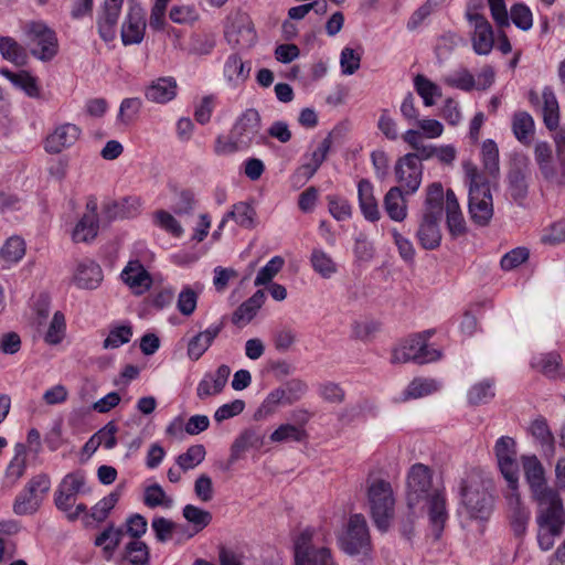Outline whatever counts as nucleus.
<instances>
[{
	"instance_id": "f257e3e1",
	"label": "nucleus",
	"mask_w": 565,
	"mask_h": 565,
	"mask_svg": "<svg viewBox=\"0 0 565 565\" xmlns=\"http://www.w3.org/2000/svg\"><path fill=\"white\" fill-rule=\"evenodd\" d=\"M405 497L409 514L422 516L427 512L433 534L439 539L448 519L446 497L443 489L433 486L431 470L427 466L415 463L411 467Z\"/></svg>"
},
{
	"instance_id": "f03ea898",
	"label": "nucleus",
	"mask_w": 565,
	"mask_h": 565,
	"mask_svg": "<svg viewBox=\"0 0 565 565\" xmlns=\"http://www.w3.org/2000/svg\"><path fill=\"white\" fill-rule=\"evenodd\" d=\"M463 170L469 185L470 217L477 225L486 226L493 216V200L489 181L471 162H465Z\"/></svg>"
},
{
	"instance_id": "7ed1b4c3",
	"label": "nucleus",
	"mask_w": 565,
	"mask_h": 565,
	"mask_svg": "<svg viewBox=\"0 0 565 565\" xmlns=\"http://www.w3.org/2000/svg\"><path fill=\"white\" fill-rule=\"evenodd\" d=\"M366 502L375 526L385 532L395 514V494L392 484L381 478L367 480Z\"/></svg>"
},
{
	"instance_id": "20e7f679",
	"label": "nucleus",
	"mask_w": 565,
	"mask_h": 565,
	"mask_svg": "<svg viewBox=\"0 0 565 565\" xmlns=\"http://www.w3.org/2000/svg\"><path fill=\"white\" fill-rule=\"evenodd\" d=\"M21 31L29 52L42 62L53 60L58 53L56 32L43 20H28L21 24Z\"/></svg>"
},
{
	"instance_id": "39448f33",
	"label": "nucleus",
	"mask_w": 565,
	"mask_h": 565,
	"mask_svg": "<svg viewBox=\"0 0 565 565\" xmlns=\"http://www.w3.org/2000/svg\"><path fill=\"white\" fill-rule=\"evenodd\" d=\"M86 473L77 470L67 473L56 488L54 502L58 510L66 513L68 520H76L86 512L87 507L84 503L76 504V497L88 492Z\"/></svg>"
},
{
	"instance_id": "423d86ee",
	"label": "nucleus",
	"mask_w": 565,
	"mask_h": 565,
	"mask_svg": "<svg viewBox=\"0 0 565 565\" xmlns=\"http://www.w3.org/2000/svg\"><path fill=\"white\" fill-rule=\"evenodd\" d=\"M461 503L470 518L487 519L493 505L486 480L478 473L469 475L461 484Z\"/></svg>"
},
{
	"instance_id": "0eeeda50",
	"label": "nucleus",
	"mask_w": 565,
	"mask_h": 565,
	"mask_svg": "<svg viewBox=\"0 0 565 565\" xmlns=\"http://www.w3.org/2000/svg\"><path fill=\"white\" fill-rule=\"evenodd\" d=\"M431 334V331H426L405 339L393 350L391 362L426 364L439 360L441 352L428 343Z\"/></svg>"
},
{
	"instance_id": "6e6552de",
	"label": "nucleus",
	"mask_w": 565,
	"mask_h": 565,
	"mask_svg": "<svg viewBox=\"0 0 565 565\" xmlns=\"http://www.w3.org/2000/svg\"><path fill=\"white\" fill-rule=\"evenodd\" d=\"M537 534L536 540L541 551L547 552L555 545L564 531L565 512L562 502L542 505L536 516Z\"/></svg>"
},
{
	"instance_id": "1a4fd4ad",
	"label": "nucleus",
	"mask_w": 565,
	"mask_h": 565,
	"mask_svg": "<svg viewBox=\"0 0 565 565\" xmlns=\"http://www.w3.org/2000/svg\"><path fill=\"white\" fill-rule=\"evenodd\" d=\"M324 539L323 533L303 531L295 544V565H334L330 550L321 544Z\"/></svg>"
},
{
	"instance_id": "9d476101",
	"label": "nucleus",
	"mask_w": 565,
	"mask_h": 565,
	"mask_svg": "<svg viewBox=\"0 0 565 565\" xmlns=\"http://www.w3.org/2000/svg\"><path fill=\"white\" fill-rule=\"evenodd\" d=\"M307 384L300 380H291L271 390L258 407L255 417L264 419L275 414L281 406L292 405L307 393Z\"/></svg>"
},
{
	"instance_id": "9b49d317",
	"label": "nucleus",
	"mask_w": 565,
	"mask_h": 565,
	"mask_svg": "<svg viewBox=\"0 0 565 565\" xmlns=\"http://www.w3.org/2000/svg\"><path fill=\"white\" fill-rule=\"evenodd\" d=\"M50 488L51 479L47 475L41 473L34 476L17 495L13 503V512L17 515L35 513L50 491Z\"/></svg>"
},
{
	"instance_id": "f8f14e48",
	"label": "nucleus",
	"mask_w": 565,
	"mask_h": 565,
	"mask_svg": "<svg viewBox=\"0 0 565 565\" xmlns=\"http://www.w3.org/2000/svg\"><path fill=\"white\" fill-rule=\"evenodd\" d=\"M340 547L349 555L366 554L371 541L366 520L362 514H353L349 519L348 529L339 540Z\"/></svg>"
},
{
	"instance_id": "ddd939ff",
	"label": "nucleus",
	"mask_w": 565,
	"mask_h": 565,
	"mask_svg": "<svg viewBox=\"0 0 565 565\" xmlns=\"http://www.w3.org/2000/svg\"><path fill=\"white\" fill-rule=\"evenodd\" d=\"M523 468L533 498L539 502L540 507L552 504L553 502H562L556 493L547 488L543 466L535 456L524 457Z\"/></svg>"
},
{
	"instance_id": "4468645a",
	"label": "nucleus",
	"mask_w": 565,
	"mask_h": 565,
	"mask_svg": "<svg viewBox=\"0 0 565 565\" xmlns=\"http://www.w3.org/2000/svg\"><path fill=\"white\" fill-rule=\"evenodd\" d=\"M507 484L503 497L507 503L508 515L514 534L521 536L526 531L530 511L521 500L519 479H515V482H507Z\"/></svg>"
},
{
	"instance_id": "2eb2a0df",
	"label": "nucleus",
	"mask_w": 565,
	"mask_h": 565,
	"mask_svg": "<svg viewBox=\"0 0 565 565\" xmlns=\"http://www.w3.org/2000/svg\"><path fill=\"white\" fill-rule=\"evenodd\" d=\"M98 202L95 195L86 200L85 212L72 232L74 243H89L96 238L99 231Z\"/></svg>"
},
{
	"instance_id": "dca6fc26",
	"label": "nucleus",
	"mask_w": 565,
	"mask_h": 565,
	"mask_svg": "<svg viewBox=\"0 0 565 565\" xmlns=\"http://www.w3.org/2000/svg\"><path fill=\"white\" fill-rule=\"evenodd\" d=\"M494 452L504 480L515 482V479H519V463L514 439L509 436L500 437L495 441Z\"/></svg>"
},
{
	"instance_id": "f3484780",
	"label": "nucleus",
	"mask_w": 565,
	"mask_h": 565,
	"mask_svg": "<svg viewBox=\"0 0 565 565\" xmlns=\"http://www.w3.org/2000/svg\"><path fill=\"white\" fill-rule=\"evenodd\" d=\"M397 182L405 189L406 194L415 193L422 183L423 166L417 164V158L405 154L395 164Z\"/></svg>"
},
{
	"instance_id": "a211bd4d",
	"label": "nucleus",
	"mask_w": 565,
	"mask_h": 565,
	"mask_svg": "<svg viewBox=\"0 0 565 565\" xmlns=\"http://www.w3.org/2000/svg\"><path fill=\"white\" fill-rule=\"evenodd\" d=\"M82 130L78 126L64 122L56 126L44 140V149L47 153L57 154L73 147L79 139Z\"/></svg>"
},
{
	"instance_id": "6ab92c4d",
	"label": "nucleus",
	"mask_w": 565,
	"mask_h": 565,
	"mask_svg": "<svg viewBox=\"0 0 565 565\" xmlns=\"http://www.w3.org/2000/svg\"><path fill=\"white\" fill-rule=\"evenodd\" d=\"M469 22L473 26L471 42L473 52L478 55H488L494 45V34L489 21L479 13H468Z\"/></svg>"
},
{
	"instance_id": "aec40b11",
	"label": "nucleus",
	"mask_w": 565,
	"mask_h": 565,
	"mask_svg": "<svg viewBox=\"0 0 565 565\" xmlns=\"http://www.w3.org/2000/svg\"><path fill=\"white\" fill-rule=\"evenodd\" d=\"M146 14L138 4H132L121 25V41L124 45L139 44L145 36Z\"/></svg>"
},
{
	"instance_id": "412c9836",
	"label": "nucleus",
	"mask_w": 565,
	"mask_h": 565,
	"mask_svg": "<svg viewBox=\"0 0 565 565\" xmlns=\"http://www.w3.org/2000/svg\"><path fill=\"white\" fill-rule=\"evenodd\" d=\"M260 115L254 109H246L235 121L232 132L237 138L239 143L248 148L259 135L260 131Z\"/></svg>"
},
{
	"instance_id": "4be33fe9",
	"label": "nucleus",
	"mask_w": 565,
	"mask_h": 565,
	"mask_svg": "<svg viewBox=\"0 0 565 565\" xmlns=\"http://www.w3.org/2000/svg\"><path fill=\"white\" fill-rule=\"evenodd\" d=\"M439 214L437 211H425L422 216L416 237L424 249L433 250L440 245Z\"/></svg>"
},
{
	"instance_id": "5701e85b",
	"label": "nucleus",
	"mask_w": 565,
	"mask_h": 565,
	"mask_svg": "<svg viewBox=\"0 0 565 565\" xmlns=\"http://www.w3.org/2000/svg\"><path fill=\"white\" fill-rule=\"evenodd\" d=\"M120 278L135 295H142L152 286L151 275L138 259L127 263L121 270Z\"/></svg>"
},
{
	"instance_id": "b1692460",
	"label": "nucleus",
	"mask_w": 565,
	"mask_h": 565,
	"mask_svg": "<svg viewBox=\"0 0 565 565\" xmlns=\"http://www.w3.org/2000/svg\"><path fill=\"white\" fill-rule=\"evenodd\" d=\"M231 374L230 366L222 364L214 372L205 373L196 386V395L201 401L220 394Z\"/></svg>"
},
{
	"instance_id": "393cba45",
	"label": "nucleus",
	"mask_w": 565,
	"mask_h": 565,
	"mask_svg": "<svg viewBox=\"0 0 565 565\" xmlns=\"http://www.w3.org/2000/svg\"><path fill=\"white\" fill-rule=\"evenodd\" d=\"M178 84L171 76L159 77L145 88V97L156 104H167L177 97Z\"/></svg>"
},
{
	"instance_id": "a878e982",
	"label": "nucleus",
	"mask_w": 565,
	"mask_h": 565,
	"mask_svg": "<svg viewBox=\"0 0 565 565\" xmlns=\"http://www.w3.org/2000/svg\"><path fill=\"white\" fill-rule=\"evenodd\" d=\"M359 205L363 216L370 222H376L381 218V212L374 195V186L367 179H362L358 183Z\"/></svg>"
},
{
	"instance_id": "bb28decb",
	"label": "nucleus",
	"mask_w": 565,
	"mask_h": 565,
	"mask_svg": "<svg viewBox=\"0 0 565 565\" xmlns=\"http://www.w3.org/2000/svg\"><path fill=\"white\" fill-rule=\"evenodd\" d=\"M446 221L447 227L452 237L461 236L466 233V221L460 210L459 202L452 190L446 192Z\"/></svg>"
},
{
	"instance_id": "cd10ccee",
	"label": "nucleus",
	"mask_w": 565,
	"mask_h": 565,
	"mask_svg": "<svg viewBox=\"0 0 565 565\" xmlns=\"http://www.w3.org/2000/svg\"><path fill=\"white\" fill-rule=\"evenodd\" d=\"M223 328L222 323H213L204 331L194 335L188 344V356L192 361H198L212 345L215 338Z\"/></svg>"
},
{
	"instance_id": "c85d7f7f",
	"label": "nucleus",
	"mask_w": 565,
	"mask_h": 565,
	"mask_svg": "<svg viewBox=\"0 0 565 565\" xmlns=\"http://www.w3.org/2000/svg\"><path fill=\"white\" fill-rule=\"evenodd\" d=\"M331 145L332 138L331 135H328L318 142L316 149L311 153L305 156L306 162L298 169V173L306 180L312 178L326 160Z\"/></svg>"
},
{
	"instance_id": "c756f323",
	"label": "nucleus",
	"mask_w": 565,
	"mask_h": 565,
	"mask_svg": "<svg viewBox=\"0 0 565 565\" xmlns=\"http://www.w3.org/2000/svg\"><path fill=\"white\" fill-rule=\"evenodd\" d=\"M121 8L111 6H102L97 14V30L99 36L105 42H110L116 38L117 22Z\"/></svg>"
},
{
	"instance_id": "7c9ffc66",
	"label": "nucleus",
	"mask_w": 565,
	"mask_h": 565,
	"mask_svg": "<svg viewBox=\"0 0 565 565\" xmlns=\"http://www.w3.org/2000/svg\"><path fill=\"white\" fill-rule=\"evenodd\" d=\"M383 206L388 217L394 222H403L407 217V203L399 186H393L386 192Z\"/></svg>"
},
{
	"instance_id": "2f4dec72",
	"label": "nucleus",
	"mask_w": 565,
	"mask_h": 565,
	"mask_svg": "<svg viewBox=\"0 0 565 565\" xmlns=\"http://www.w3.org/2000/svg\"><path fill=\"white\" fill-rule=\"evenodd\" d=\"M309 263L313 271L323 279H330L339 271L338 263L322 247L312 248Z\"/></svg>"
},
{
	"instance_id": "473e14b6",
	"label": "nucleus",
	"mask_w": 565,
	"mask_h": 565,
	"mask_svg": "<svg viewBox=\"0 0 565 565\" xmlns=\"http://www.w3.org/2000/svg\"><path fill=\"white\" fill-rule=\"evenodd\" d=\"M103 270L95 262H84L77 266L74 281L78 288L95 289L103 281Z\"/></svg>"
},
{
	"instance_id": "72a5a7b5",
	"label": "nucleus",
	"mask_w": 565,
	"mask_h": 565,
	"mask_svg": "<svg viewBox=\"0 0 565 565\" xmlns=\"http://www.w3.org/2000/svg\"><path fill=\"white\" fill-rule=\"evenodd\" d=\"M529 171L527 168L514 166L508 174V191L511 198L521 203L527 195L529 189Z\"/></svg>"
},
{
	"instance_id": "f704fd0d",
	"label": "nucleus",
	"mask_w": 565,
	"mask_h": 565,
	"mask_svg": "<svg viewBox=\"0 0 565 565\" xmlns=\"http://www.w3.org/2000/svg\"><path fill=\"white\" fill-rule=\"evenodd\" d=\"M265 300V294L257 290L250 298L244 301L233 313L232 322L238 327L246 326L256 316Z\"/></svg>"
},
{
	"instance_id": "c9c22d12",
	"label": "nucleus",
	"mask_w": 565,
	"mask_h": 565,
	"mask_svg": "<svg viewBox=\"0 0 565 565\" xmlns=\"http://www.w3.org/2000/svg\"><path fill=\"white\" fill-rule=\"evenodd\" d=\"M0 75L9 79L15 87L23 90L31 98H39L41 89L38 79L26 71L13 73L8 68H0Z\"/></svg>"
},
{
	"instance_id": "e433bc0d",
	"label": "nucleus",
	"mask_w": 565,
	"mask_h": 565,
	"mask_svg": "<svg viewBox=\"0 0 565 565\" xmlns=\"http://www.w3.org/2000/svg\"><path fill=\"white\" fill-rule=\"evenodd\" d=\"M535 124L533 117L526 111H516L512 117V131L514 137L523 145H529L534 135Z\"/></svg>"
},
{
	"instance_id": "4c0bfd02",
	"label": "nucleus",
	"mask_w": 565,
	"mask_h": 565,
	"mask_svg": "<svg viewBox=\"0 0 565 565\" xmlns=\"http://www.w3.org/2000/svg\"><path fill=\"white\" fill-rule=\"evenodd\" d=\"M1 56L17 66H23L28 61V51L11 36H0Z\"/></svg>"
},
{
	"instance_id": "58836bf2",
	"label": "nucleus",
	"mask_w": 565,
	"mask_h": 565,
	"mask_svg": "<svg viewBox=\"0 0 565 565\" xmlns=\"http://www.w3.org/2000/svg\"><path fill=\"white\" fill-rule=\"evenodd\" d=\"M532 367L536 369L551 379L563 375L561 366V356L558 353H541L532 358Z\"/></svg>"
},
{
	"instance_id": "ea45409f",
	"label": "nucleus",
	"mask_w": 565,
	"mask_h": 565,
	"mask_svg": "<svg viewBox=\"0 0 565 565\" xmlns=\"http://www.w3.org/2000/svg\"><path fill=\"white\" fill-rule=\"evenodd\" d=\"M124 536V530L114 525L107 526L95 539V545L103 550L104 556L110 559L120 544Z\"/></svg>"
},
{
	"instance_id": "a19ab883",
	"label": "nucleus",
	"mask_w": 565,
	"mask_h": 565,
	"mask_svg": "<svg viewBox=\"0 0 565 565\" xmlns=\"http://www.w3.org/2000/svg\"><path fill=\"white\" fill-rule=\"evenodd\" d=\"M255 216L256 212L250 204L238 202L224 215L220 223V228L223 227L230 218L234 220L242 227L250 228L255 225Z\"/></svg>"
},
{
	"instance_id": "79ce46f5",
	"label": "nucleus",
	"mask_w": 565,
	"mask_h": 565,
	"mask_svg": "<svg viewBox=\"0 0 565 565\" xmlns=\"http://www.w3.org/2000/svg\"><path fill=\"white\" fill-rule=\"evenodd\" d=\"M250 72V67L247 66L237 54H231L224 64V76L232 85H238L244 83Z\"/></svg>"
},
{
	"instance_id": "37998d69",
	"label": "nucleus",
	"mask_w": 565,
	"mask_h": 565,
	"mask_svg": "<svg viewBox=\"0 0 565 565\" xmlns=\"http://www.w3.org/2000/svg\"><path fill=\"white\" fill-rule=\"evenodd\" d=\"M26 468V446L17 444L14 446V456L10 460L6 470V480L10 484H14L25 472Z\"/></svg>"
},
{
	"instance_id": "c03bdc74",
	"label": "nucleus",
	"mask_w": 565,
	"mask_h": 565,
	"mask_svg": "<svg viewBox=\"0 0 565 565\" xmlns=\"http://www.w3.org/2000/svg\"><path fill=\"white\" fill-rule=\"evenodd\" d=\"M481 158L483 163V175L487 173L489 177L497 179L500 172L499 166V149L492 139L483 141L481 147Z\"/></svg>"
},
{
	"instance_id": "a18cd8bd",
	"label": "nucleus",
	"mask_w": 565,
	"mask_h": 565,
	"mask_svg": "<svg viewBox=\"0 0 565 565\" xmlns=\"http://www.w3.org/2000/svg\"><path fill=\"white\" fill-rule=\"evenodd\" d=\"M443 82L449 87L463 92H471L476 87V77L463 66H460L444 76Z\"/></svg>"
},
{
	"instance_id": "49530a36",
	"label": "nucleus",
	"mask_w": 565,
	"mask_h": 565,
	"mask_svg": "<svg viewBox=\"0 0 565 565\" xmlns=\"http://www.w3.org/2000/svg\"><path fill=\"white\" fill-rule=\"evenodd\" d=\"M25 254L24 241L19 236L9 237L0 248V259L4 266H11L22 259Z\"/></svg>"
},
{
	"instance_id": "de8ad7c7",
	"label": "nucleus",
	"mask_w": 565,
	"mask_h": 565,
	"mask_svg": "<svg viewBox=\"0 0 565 565\" xmlns=\"http://www.w3.org/2000/svg\"><path fill=\"white\" fill-rule=\"evenodd\" d=\"M308 437L305 428L294 424L285 423L279 425L269 436L271 443H301Z\"/></svg>"
},
{
	"instance_id": "09e8293b",
	"label": "nucleus",
	"mask_w": 565,
	"mask_h": 565,
	"mask_svg": "<svg viewBox=\"0 0 565 565\" xmlns=\"http://www.w3.org/2000/svg\"><path fill=\"white\" fill-rule=\"evenodd\" d=\"M439 388V383L434 379L417 377L414 379L404 392L405 398H420L427 396Z\"/></svg>"
},
{
	"instance_id": "8fccbe9b",
	"label": "nucleus",
	"mask_w": 565,
	"mask_h": 565,
	"mask_svg": "<svg viewBox=\"0 0 565 565\" xmlns=\"http://www.w3.org/2000/svg\"><path fill=\"white\" fill-rule=\"evenodd\" d=\"M534 157L544 178L553 180L555 171L552 166V149L550 145L545 141L537 142L534 148Z\"/></svg>"
},
{
	"instance_id": "3c124183",
	"label": "nucleus",
	"mask_w": 565,
	"mask_h": 565,
	"mask_svg": "<svg viewBox=\"0 0 565 565\" xmlns=\"http://www.w3.org/2000/svg\"><path fill=\"white\" fill-rule=\"evenodd\" d=\"M494 397L493 382L483 380L473 384L468 391L467 398L471 405H481L490 402Z\"/></svg>"
},
{
	"instance_id": "603ef678",
	"label": "nucleus",
	"mask_w": 565,
	"mask_h": 565,
	"mask_svg": "<svg viewBox=\"0 0 565 565\" xmlns=\"http://www.w3.org/2000/svg\"><path fill=\"white\" fill-rule=\"evenodd\" d=\"M205 455L206 451L203 445H193L185 452L177 457V465L183 471L194 469L204 460Z\"/></svg>"
},
{
	"instance_id": "864d4df0",
	"label": "nucleus",
	"mask_w": 565,
	"mask_h": 565,
	"mask_svg": "<svg viewBox=\"0 0 565 565\" xmlns=\"http://www.w3.org/2000/svg\"><path fill=\"white\" fill-rule=\"evenodd\" d=\"M414 85L418 95L423 98L425 106H433L435 97L441 96V89L424 75H417L414 78Z\"/></svg>"
},
{
	"instance_id": "5fc2aeb1",
	"label": "nucleus",
	"mask_w": 565,
	"mask_h": 565,
	"mask_svg": "<svg viewBox=\"0 0 565 565\" xmlns=\"http://www.w3.org/2000/svg\"><path fill=\"white\" fill-rule=\"evenodd\" d=\"M543 119L545 126L553 130L558 126V103L554 93L550 89L543 92Z\"/></svg>"
},
{
	"instance_id": "6e6d98bb",
	"label": "nucleus",
	"mask_w": 565,
	"mask_h": 565,
	"mask_svg": "<svg viewBox=\"0 0 565 565\" xmlns=\"http://www.w3.org/2000/svg\"><path fill=\"white\" fill-rule=\"evenodd\" d=\"M183 516L193 525L195 533L202 531L212 521V514L209 511L200 509L193 504H186L183 508Z\"/></svg>"
},
{
	"instance_id": "4d7b16f0",
	"label": "nucleus",
	"mask_w": 565,
	"mask_h": 565,
	"mask_svg": "<svg viewBox=\"0 0 565 565\" xmlns=\"http://www.w3.org/2000/svg\"><path fill=\"white\" fill-rule=\"evenodd\" d=\"M199 292L191 286H184L177 299V309L184 317H190L196 309Z\"/></svg>"
},
{
	"instance_id": "13d9d810",
	"label": "nucleus",
	"mask_w": 565,
	"mask_h": 565,
	"mask_svg": "<svg viewBox=\"0 0 565 565\" xmlns=\"http://www.w3.org/2000/svg\"><path fill=\"white\" fill-rule=\"evenodd\" d=\"M142 107V102L139 97H129L122 99L119 106L117 120L120 124L129 125L139 115Z\"/></svg>"
},
{
	"instance_id": "bf43d9fd",
	"label": "nucleus",
	"mask_w": 565,
	"mask_h": 565,
	"mask_svg": "<svg viewBox=\"0 0 565 565\" xmlns=\"http://www.w3.org/2000/svg\"><path fill=\"white\" fill-rule=\"evenodd\" d=\"M169 18L177 24H192L200 18L193 4H175L170 9Z\"/></svg>"
},
{
	"instance_id": "052dcab7",
	"label": "nucleus",
	"mask_w": 565,
	"mask_h": 565,
	"mask_svg": "<svg viewBox=\"0 0 565 565\" xmlns=\"http://www.w3.org/2000/svg\"><path fill=\"white\" fill-rule=\"evenodd\" d=\"M65 317L61 311H56L44 335L45 342L53 345L61 343L65 337Z\"/></svg>"
},
{
	"instance_id": "680f3d73",
	"label": "nucleus",
	"mask_w": 565,
	"mask_h": 565,
	"mask_svg": "<svg viewBox=\"0 0 565 565\" xmlns=\"http://www.w3.org/2000/svg\"><path fill=\"white\" fill-rule=\"evenodd\" d=\"M362 53L345 46L340 54L341 73L345 76L353 75L361 66Z\"/></svg>"
},
{
	"instance_id": "e2e57ef3",
	"label": "nucleus",
	"mask_w": 565,
	"mask_h": 565,
	"mask_svg": "<svg viewBox=\"0 0 565 565\" xmlns=\"http://www.w3.org/2000/svg\"><path fill=\"white\" fill-rule=\"evenodd\" d=\"M132 337V329L130 326H116L109 330L107 338L103 342L104 349H117L125 343H128Z\"/></svg>"
},
{
	"instance_id": "0e129e2a",
	"label": "nucleus",
	"mask_w": 565,
	"mask_h": 565,
	"mask_svg": "<svg viewBox=\"0 0 565 565\" xmlns=\"http://www.w3.org/2000/svg\"><path fill=\"white\" fill-rule=\"evenodd\" d=\"M125 551L131 565H149V548L146 543L134 540L127 544Z\"/></svg>"
},
{
	"instance_id": "69168bd1",
	"label": "nucleus",
	"mask_w": 565,
	"mask_h": 565,
	"mask_svg": "<svg viewBox=\"0 0 565 565\" xmlns=\"http://www.w3.org/2000/svg\"><path fill=\"white\" fill-rule=\"evenodd\" d=\"M285 260L280 256L270 258L264 267H262L255 278V286L267 285L281 270Z\"/></svg>"
},
{
	"instance_id": "338daca9",
	"label": "nucleus",
	"mask_w": 565,
	"mask_h": 565,
	"mask_svg": "<svg viewBox=\"0 0 565 565\" xmlns=\"http://www.w3.org/2000/svg\"><path fill=\"white\" fill-rule=\"evenodd\" d=\"M118 500L119 492H110L108 495L104 497L92 508L90 516L97 522L105 521L110 511L117 504Z\"/></svg>"
},
{
	"instance_id": "774afa93",
	"label": "nucleus",
	"mask_w": 565,
	"mask_h": 565,
	"mask_svg": "<svg viewBox=\"0 0 565 565\" xmlns=\"http://www.w3.org/2000/svg\"><path fill=\"white\" fill-rule=\"evenodd\" d=\"M510 18L514 25L523 31L530 30L533 25L532 11L525 4L518 3L512 6Z\"/></svg>"
}]
</instances>
